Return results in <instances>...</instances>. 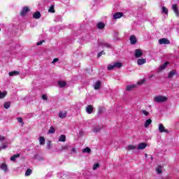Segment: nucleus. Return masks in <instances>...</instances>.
I'll use <instances>...</instances> for the list:
<instances>
[{"instance_id": "nucleus-1", "label": "nucleus", "mask_w": 179, "mask_h": 179, "mask_svg": "<svg viewBox=\"0 0 179 179\" xmlns=\"http://www.w3.org/2000/svg\"><path fill=\"white\" fill-rule=\"evenodd\" d=\"M8 145H9V143H8L6 138L0 135V150L2 149H6V148H8Z\"/></svg>"}, {"instance_id": "nucleus-2", "label": "nucleus", "mask_w": 179, "mask_h": 179, "mask_svg": "<svg viewBox=\"0 0 179 179\" xmlns=\"http://www.w3.org/2000/svg\"><path fill=\"white\" fill-rule=\"evenodd\" d=\"M122 66V63L120 62H113L108 65V71H113L115 68H121Z\"/></svg>"}, {"instance_id": "nucleus-3", "label": "nucleus", "mask_w": 179, "mask_h": 179, "mask_svg": "<svg viewBox=\"0 0 179 179\" xmlns=\"http://www.w3.org/2000/svg\"><path fill=\"white\" fill-rule=\"evenodd\" d=\"M153 100L155 103H165V101H167V96L158 95L155 96Z\"/></svg>"}, {"instance_id": "nucleus-4", "label": "nucleus", "mask_w": 179, "mask_h": 179, "mask_svg": "<svg viewBox=\"0 0 179 179\" xmlns=\"http://www.w3.org/2000/svg\"><path fill=\"white\" fill-rule=\"evenodd\" d=\"M158 129L161 134H163V132H166V134H169V130L164 127V125L163 124H159Z\"/></svg>"}, {"instance_id": "nucleus-5", "label": "nucleus", "mask_w": 179, "mask_h": 179, "mask_svg": "<svg viewBox=\"0 0 179 179\" xmlns=\"http://www.w3.org/2000/svg\"><path fill=\"white\" fill-rule=\"evenodd\" d=\"M143 55V52H142V50L140 49H136L135 50V57L136 58H141L142 55Z\"/></svg>"}, {"instance_id": "nucleus-6", "label": "nucleus", "mask_w": 179, "mask_h": 179, "mask_svg": "<svg viewBox=\"0 0 179 179\" xmlns=\"http://www.w3.org/2000/svg\"><path fill=\"white\" fill-rule=\"evenodd\" d=\"M122 16H124V13L117 12L113 15V19H120V17H122Z\"/></svg>"}, {"instance_id": "nucleus-7", "label": "nucleus", "mask_w": 179, "mask_h": 179, "mask_svg": "<svg viewBox=\"0 0 179 179\" xmlns=\"http://www.w3.org/2000/svg\"><path fill=\"white\" fill-rule=\"evenodd\" d=\"M159 44H170V41L166 38H163L159 40Z\"/></svg>"}, {"instance_id": "nucleus-8", "label": "nucleus", "mask_w": 179, "mask_h": 179, "mask_svg": "<svg viewBox=\"0 0 179 179\" xmlns=\"http://www.w3.org/2000/svg\"><path fill=\"white\" fill-rule=\"evenodd\" d=\"M101 86V81L98 80L94 83V88L95 90H99V89H100Z\"/></svg>"}, {"instance_id": "nucleus-9", "label": "nucleus", "mask_w": 179, "mask_h": 179, "mask_svg": "<svg viewBox=\"0 0 179 179\" xmlns=\"http://www.w3.org/2000/svg\"><path fill=\"white\" fill-rule=\"evenodd\" d=\"M167 65H169L168 62H165L163 64H162L159 69H158V71L159 72H162V71H163L164 69H166V68H167Z\"/></svg>"}, {"instance_id": "nucleus-10", "label": "nucleus", "mask_w": 179, "mask_h": 179, "mask_svg": "<svg viewBox=\"0 0 179 179\" xmlns=\"http://www.w3.org/2000/svg\"><path fill=\"white\" fill-rule=\"evenodd\" d=\"M146 146H148V144H146L145 143H141L140 144H138L137 149L138 150H142L145 149Z\"/></svg>"}, {"instance_id": "nucleus-11", "label": "nucleus", "mask_w": 179, "mask_h": 179, "mask_svg": "<svg viewBox=\"0 0 179 179\" xmlns=\"http://www.w3.org/2000/svg\"><path fill=\"white\" fill-rule=\"evenodd\" d=\"M86 113L87 114H92L93 113V106L92 105H88L86 108Z\"/></svg>"}, {"instance_id": "nucleus-12", "label": "nucleus", "mask_w": 179, "mask_h": 179, "mask_svg": "<svg viewBox=\"0 0 179 179\" xmlns=\"http://www.w3.org/2000/svg\"><path fill=\"white\" fill-rule=\"evenodd\" d=\"M99 47H102V48H110L111 45L106 43H99Z\"/></svg>"}, {"instance_id": "nucleus-13", "label": "nucleus", "mask_w": 179, "mask_h": 179, "mask_svg": "<svg viewBox=\"0 0 179 179\" xmlns=\"http://www.w3.org/2000/svg\"><path fill=\"white\" fill-rule=\"evenodd\" d=\"M38 141L39 145H41V146H44V145H45V138L44 137L40 136Z\"/></svg>"}, {"instance_id": "nucleus-14", "label": "nucleus", "mask_w": 179, "mask_h": 179, "mask_svg": "<svg viewBox=\"0 0 179 179\" xmlns=\"http://www.w3.org/2000/svg\"><path fill=\"white\" fill-rule=\"evenodd\" d=\"M172 9L174 11V13H176V16H178V15H179L178 7H177L176 4L172 5Z\"/></svg>"}, {"instance_id": "nucleus-15", "label": "nucleus", "mask_w": 179, "mask_h": 179, "mask_svg": "<svg viewBox=\"0 0 179 179\" xmlns=\"http://www.w3.org/2000/svg\"><path fill=\"white\" fill-rule=\"evenodd\" d=\"M135 87H136V84H131L127 86L126 90L131 92V90H132V89H135Z\"/></svg>"}, {"instance_id": "nucleus-16", "label": "nucleus", "mask_w": 179, "mask_h": 179, "mask_svg": "<svg viewBox=\"0 0 179 179\" xmlns=\"http://www.w3.org/2000/svg\"><path fill=\"white\" fill-rule=\"evenodd\" d=\"M0 169L3 170L5 173H8V166L6 164H1L0 166Z\"/></svg>"}, {"instance_id": "nucleus-17", "label": "nucleus", "mask_w": 179, "mask_h": 179, "mask_svg": "<svg viewBox=\"0 0 179 179\" xmlns=\"http://www.w3.org/2000/svg\"><path fill=\"white\" fill-rule=\"evenodd\" d=\"M34 19H40L41 17V13L40 11H36V13H34L33 15Z\"/></svg>"}, {"instance_id": "nucleus-18", "label": "nucleus", "mask_w": 179, "mask_h": 179, "mask_svg": "<svg viewBox=\"0 0 179 179\" xmlns=\"http://www.w3.org/2000/svg\"><path fill=\"white\" fill-rule=\"evenodd\" d=\"M130 43L131 44H132L133 45H135V43H136V37L134 35H132L130 38Z\"/></svg>"}, {"instance_id": "nucleus-19", "label": "nucleus", "mask_w": 179, "mask_h": 179, "mask_svg": "<svg viewBox=\"0 0 179 179\" xmlns=\"http://www.w3.org/2000/svg\"><path fill=\"white\" fill-rule=\"evenodd\" d=\"M20 72L17 71H10L8 73L9 76H17V75H20Z\"/></svg>"}, {"instance_id": "nucleus-20", "label": "nucleus", "mask_w": 179, "mask_h": 179, "mask_svg": "<svg viewBox=\"0 0 179 179\" xmlns=\"http://www.w3.org/2000/svg\"><path fill=\"white\" fill-rule=\"evenodd\" d=\"M46 149L48 150H50V149H52V143L51 141H48L46 143Z\"/></svg>"}, {"instance_id": "nucleus-21", "label": "nucleus", "mask_w": 179, "mask_h": 179, "mask_svg": "<svg viewBox=\"0 0 179 179\" xmlns=\"http://www.w3.org/2000/svg\"><path fill=\"white\" fill-rule=\"evenodd\" d=\"M29 8L27 7H24L21 11V16H24L27 12H29Z\"/></svg>"}, {"instance_id": "nucleus-22", "label": "nucleus", "mask_w": 179, "mask_h": 179, "mask_svg": "<svg viewBox=\"0 0 179 179\" xmlns=\"http://www.w3.org/2000/svg\"><path fill=\"white\" fill-rule=\"evenodd\" d=\"M138 65H143V64H146V59H138L137 60Z\"/></svg>"}, {"instance_id": "nucleus-23", "label": "nucleus", "mask_w": 179, "mask_h": 179, "mask_svg": "<svg viewBox=\"0 0 179 179\" xmlns=\"http://www.w3.org/2000/svg\"><path fill=\"white\" fill-rule=\"evenodd\" d=\"M67 115V113H66V111H62V112H59V118H66Z\"/></svg>"}, {"instance_id": "nucleus-24", "label": "nucleus", "mask_w": 179, "mask_h": 179, "mask_svg": "<svg viewBox=\"0 0 179 179\" xmlns=\"http://www.w3.org/2000/svg\"><path fill=\"white\" fill-rule=\"evenodd\" d=\"M175 75H177V71L173 70V71H171L169 73L168 78H173Z\"/></svg>"}, {"instance_id": "nucleus-25", "label": "nucleus", "mask_w": 179, "mask_h": 179, "mask_svg": "<svg viewBox=\"0 0 179 179\" xmlns=\"http://www.w3.org/2000/svg\"><path fill=\"white\" fill-rule=\"evenodd\" d=\"M96 27L101 30L106 27V24L103 22H99L96 25Z\"/></svg>"}, {"instance_id": "nucleus-26", "label": "nucleus", "mask_w": 179, "mask_h": 179, "mask_svg": "<svg viewBox=\"0 0 179 179\" xmlns=\"http://www.w3.org/2000/svg\"><path fill=\"white\" fill-rule=\"evenodd\" d=\"M152 124V119H148L144 124L145 128H148Z\"/></svg>"}, {"instance_id": "nucleus-27", "label": "nucleus", "mask_w": 179, "mask_h": 179, "mask_svg": "<svg viewBox=\"0 0 179 179\" xmlns=\"http://www.w3.org/2000/svg\"><path fill=\"white\" fill-rule=\"evenodd\" d=\"M58 85L59 87H65L66 86V82L60 80L58 81Z\"/></svg>"}, {"instance_id": "nucleus-28", "label": "nucleus", "mask_w": 179, "mask_h": 179, "mask_svg": "<svg viewBox=\"0 0 179 179\" xmlns=\"http://www.w3.org/2000/svg\"><path fill=\"white\" fill-rule=\"evenodd\" d=\"M66 141V136L64 134L59 137V142H65Z\"/></svg>"}, {"instance_id": "nucleus-29", "label": "nucleus", "mask_w": 179, "mask_h": 179, "mask_svg": "<svg viewBox=\"0 0 179 179\" xmlns=\"http://www.w3.org/2000/svg\"><path fill=\"white\" fill-rule=\"evenodd\" d=\"M127 150H135L136 149V145H129L127 147Z\"/></svg>"}, {"instance_id": "nucleus-30", "label": "nucleus", "mask_w": 179, "mask_h": 179, "mask_svg": "<svg viewBox=\"0 0 179 179\" xmlns=\"http://www.w3.org/2000/svg\"><path fill=\"white\" fill-rule=\"evenodd\" d=\"M83 153H92V150L90 148L87 147L83 150Z\"/></svg>"}, {"instance_id": "nucleus-31", "label": "nucleus", "mask_w": 179, "mask_h": 179, "mask_svg": "<svg viewBox=\"0 0 179 179\" xmlns=\"http://www.w3.org/2000/svg\"><path fill=\"white\" fill-rule=\"evenodd\" d=\"M20 157V155L19 154H16L13 156H12L10 159L11 160V162H15L16 160V159H17V157Z\"/></svg>"}, {"instance_id": "nucleus-32", "label": "nucleus", "mask_w": 179, "mask_h": 179, "mask_svg": "<svg viewBox=\"0 0 179 179\" xmlns=\"http://www.w3.org/2000/svg\"><path fill=\"white\" fill-rule=\"evenodd\" d=\"M32 173H33V171L30 169H28L25 172V177H29V176L31 175Z\"/></svg>"}, {"instance_id": "nucleus-33", "label": "nucleus", "mask_w": 179, "mask_h": 179, "mask_svg": "<svg viewBox=\"0 0 179 179\" xmlns=\"http://www.w3.org/2000/svg\"><path fill=\"white\" fill-rule=\"evenodd\" d=\"M100 129H101V127H100V126H95L93 128V132H100Z\"/></svg>"}, {"instance_id": "nucleus-34", "label": "nucleus", "mask_w": 179, "mask_h": 179, "mask_svg": "<svg viewBox=\"0 0 179 179\" xmlns=\"http://www.w3.org/2000/svg\"><path fill=\"white\" fill-rule=\"evenodd\" d=\"M70 148H71V145L69 144H67V145H63L62 147V150H69Z\"/></svg>"}, {"instance_id": "nucleus-35", "label": "nucleus", "mask_w": 179, "mask_h": 179, "mask_svg": "<svg viewBox=\"0 0 179 179\" xmlns=\"http://www.w3.org/2000/svg\"><path fill=\"white\" fill-rule=\"evenodd\" d=\"M8 94V92H1L0 91V99H3L6 95Z\"/></svg>"}, {"instance_id": "nucleus-36", "label": "nucleus", "mask_w": 179, "mask_h": 179, "mask_svg": "<svg viewBox=\"0 0 179 179\" xmlns=\"http://www.w3.org/2000/svg\"><path fill=\"white\" fill-rule=\"evenodd\" d=\"M162 13H164L165 15H168L169 10L167 9V8L164 6L162 7Z\"/></svg>"}, {"instance_id": "nucleus-37", "label": "nucleus", "mask_w": 179, "mask_h": 179, "mask_svg": "<svg viewBox=\"0 0 179 179\" xmlns=\"http://www.w3.org/2000/svg\"><path fill=\"white\" fill-rule=\"evenodd\" d=\"M55 132V129L54 128V127H51L48 131V134H54Z\"/></svg>"}, {"instance_id": "nucleus-38", "label": "nucleus", "mask_w": 179, "mask_h": 179, "mask_svg": "<svg viewBox=\"0 0 179 179\" xmlns=\"http://www.w3.org/2000/svg\"><path fill=\"white\" fill-rule=\"evenodd\" d=\"M10 107V102L4 103V108H6V110H8V108H9Z\"/></svg>"}, {"instance_id": "nucleus-39", "label": "nucleus", "mask_w": 179, "mask_h": 179, "mask_svg": "<svg viewBox=\"0 0 179 179\" xmlns=\"http://www.w3.org/2000/svg\"><path fill=\"white\" fill-rule=\"evenodd\" d=\"M48 12H50V13H55V10H54V6H50V8L48 10Z\"/></svg>"}, {"instance_id": "nucleus-40", "label": "nucleus", "mask_w": 179, "mask_h": 179, "mask_svg": "<svg viewBox=\"0 0 179 179\" xmlns=\"http://www.w3.org/2000/svg\"><path fill=\"white\" fill-rule=\"evenodd\" d=\"M162 170H163V167L159 166V167L157 169V174H162Z\"/></svg>"}, {"instance_id": "nucleus-41", "label": "nucleus", "mask_w": 179, "mask_h": 179, "mask_svg": "<svg viewBox=\"0 0 179 179\" xmlns=\"http://www.w3.org/2000/svg\"><path fill=\"white\" fill-rule=\"evenodd\" d=\"M101 55H106V52L105 51H101V52H99L98 55H97V57L100 58V57H101Z\"/></svg>"}, {"instance_id": "nucleus-42", "label": "nucleus", "mask_w": 179, "mask_h": 179, "mask_svg": "<svg viewBox=\"0 0 179 179\" xmlns=\"http://www.w3.org/2000/svg\"><path fill=\"white\" fill-rule=\"evenodd\" d=\"M141 113H143V114L145 116L148 117L149 115V112H148L147 110H143L141 111Z\"/></svg>"}, {"instance_id": "nucleus-43", "label": "nucleus", "mask_w": 179, "mask_h": 179, "mask_svg": "<svg viewBox=\"0 0 179 179\" xmlns=\"http://www.w3.org/2000/svg\"><path fill=\"white\" fill-rule=\"evenodd\" d=\"M99 164H94L93 166V170H97L98 167H99Z\"/></svg>"}, {"instance_id": "nucleus-44", "label": "nucleus", "mask_w": 179, "mask_h": 179, "mask_svg": "<svg viewBox=\"0 0 179 179\" xmlns=\"http://www.w3.org/2000/svg\"><path fill=\"white\" fill-rule=\"evenodd\" d=\"M43 43H44V41H41L36 43V45H42Z\"/></svg>"}, {"instance_id": "nucleus-45", "label": "nucleus", "mask_w": 179, "mask_h": 179, "mask_svg": "<svg viewBox=\"0 0 179 179\" xmlns=\"http://www.w3.org/2000/svg\"><path fill=\"white\" fill-rule=\"evenodd\" d=\"M17 121H18V122L22 123V122H23V119L22 117H18Z\"/></svg>"}, {"instance_id": "nucleus-46", "label": "nucleus", "mask_w": 179, "mask_h": 179, "mask_svg": "<svg viewBox=\"0 0 179 179\" xmlns=\"http://www.w3.org/2000/svg\"><path fill=\"white\" fill-rule=\"evenodd\" d=\"M143 83H145V80H142L141 81H138V85H142V84H143Z\"/></svg>"}, {"instance_id": "nucleus-47", "label": "nucleus", "mask_w": 179, "mask_h": 179, "mask_svg": "<svg viewBox=\"0 0 179 179\" xmlns=\"http://www.w3.org/2000/svg\"><path fill=\"white\" fill-rule=\"evenodd\" d=\"M42 99H43V100H47V99H48L47 95L43 94V95L42 96Z\"/></svg>"}, {"instance_id": "nucleus-48", "label": "nucleus", "mask_w": 179, "mask_h": 179, "mask_svg": "<svg viewBox=\"0 0 179 179\" xmlns=\"http://www.w3.org/2000/svg\"><path fill=\"white\" fill-rule=\"evenodd\" d=\"M58 60H59L58 58L54 59L52 61V64H55V62H58Z\"/></svg>"}, {"instance_id": "nucleus-49", "label": "nucleus", "mask_w": 179, "mask_h": 179, "mask_svg": "<svg viewBox=\"0 0 179 179\" xmlns=\"http://www.w3.org/2000/svg\"><path fill=\"white\" fill-rule=\"evenodd\" d=\"M71 153H76V148H72Z\"/></svg>"}, {"instance_id": "nucleus-50", "label": "nucleus", "mask_w": 179, "mask_h": 179, "mask_svg": "<svg viewBox=\"0 0 179 179\" xmlns=\"http://www.w3.org/2000/svg\"><path fill=\"white\" fill-rule=\"evenodd\" d=\"M145 158H148V154H145Z\"/></svg>"}, {"instance_id": "nucleus-51", "label": "nucleus", "mask_w": 179, "mask_h": 179, "mask_svg": "<svg viewBox=\"0 0 179 179\" xmlns=\"http://www.w3.org/2000/svg\"><path fill=\"white\" fill-rule=\"evenodd\" d=\"M0 31H1V29H0Z\"/></svg>"}]
</instances>
